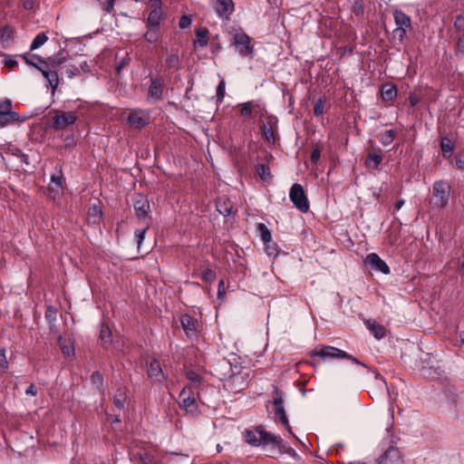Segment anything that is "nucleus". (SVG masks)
I'll use <instances>...</instances> for the list:
<instances>
[{"label":"nucleus","mask_w":464,"mask_h":464,"mask_svg":"<svg viewBox=\"0 0 464 464\" xmlns=\"http://www.w3.org/2000/svg\"><path fill=\"white\" fill-rule=\"evenodd\" d=\"M12 154L21 160L22 162L28 164V156L24 154L20 149L14 148L11 150Z\"/></svg>","instance_id":"nucleus-46"},{"label":"nucleus","mask_w":464,"mask_h":464,"mask_svg":"<svg viewBox=\"0 0 464 464\" xmlns=\"http://www.w3.org/2000/svg\"><path fill=\"white\" fill-rule=\"evenodd\" d=\"M147 374L149 379L155 383H162L164 382L168 376L164 373L160 362L153 358L150 361H147Z\"/></svg>","instance_id":"nucleus-9"},{"label":"nucleus","mask_w":464,"mask_h":464,"mask_svg":"<svg viewBox=\"0 0 464 464\" xmlns=\"http://www.w3.org/2000/svg\"><path fill=\"white\" fill-rule=\"evenodd\" d=\"M157 30L158 29L150 28V30L145 34L144 37L149 43L157 42V40H158Z\"/></svg>","instance_id":"nucleus-50"},{"label":"nucleus","mask_w":464,"mask_h":464,"mask_svg":"<svg viewBox=\"0 0 464 464\" xmlns=\"http://www.w3.org/2000/svg\"><path fill=\"white\" fill-rule=\"evenodd\" d=\"M321 151L319 149H314L311 153V161L313 163H317L320 159Z\"/></svg>","instance_id":"nucleus-63"},{"label":"nucleus","mask_w":464,"mask_h":464,"mask_svg":"<svg viewBox=\"0 0 464 464\" xmlns=\"http://www.w3.org/2000/svg\"><path fill=\"white\" fill-rule=\"evenodd\" d=\"M186 376L190 382L194 383H199L202 380V377L193 371H188L186 373Z\"/></svg>","instance_id":"nucleus-55"},{"label":"nucleus","mask_w":464,"mask_h":464,"mask_svg":"<svg viewBox=\"0 0 464 464\" xmlns=\"http://www.w3.org/2000/svg\"><path fill=\"white\" fill-rule=\"evenodd\" d=\"M393 17L397 25L394 34L398 35L400 39H402L406 35V28L411 27V18L401 10H395L393 12Z\"/></svg>","instance_id":"nucleus-11"},{"label":"nucleus","mask_w":464,"mask_h":464,"mask_svg":"<svg viewBox=\"0 0 464 464\" xmlns=\"http://www.w3.org/2000/svg\"><path fill=\"white\" fill-rule=\"evenodd\" d=\"M262 132L268 142L275 143L276 141V134L270 124L264 123L262 126Z\"/></svg>","instance_id":"nucleus-37"},{"label":"nucleus","mask_w":464,"mask_h":464,"mask_svg":"<svg viewBox=\"0 0 464 464\" xmlns=\"http://www.w3.org/2000/svg\"><path fill=\"white\" fill-rule=\"evenodd\" d=\"M128 122L133 128H144L150 122V112L140 109L133 110L128 116Z\"/></svg>","instance_id":"nucleus-10"},{"label":"nucleus","mask_w":464,"mask_h":464,"mask_svg":"<svg viewBox=\"0 0 464 464\" xmlns=\"http://www.w3.org/2000/svg\"><path fill=\"white\" fill-rule=\"evenodd\" d=\"M114 1L115 0H106L104 2H101L102 10L107 14H111L114 11Z\"/></svg>","instance_id":"nucleus-48"},{"label":"nucleus","mask_w":464,"mask_h":464,"mask_svg":"<svg viewBox=\"0 0 464 464\" xmlns=\"http://www.w3.org/2000/svg\"><path fill=\"white\" fill-rule=\"evenodd\" d=\"M8 361L5 355V349L0 347V368L3 372H5L8 369Z\"/></svg>","instance_id":"nucleus-43"},{"label":"nucleus","mask_w":464,"mask_h":464,"mask_svg":"<svg viewBox=\"0 0 464 464\" xmlns=\"http://www.w3.org/2000/svg\"><path fill=\"white\" fill-rule=\"evenodd\" d=\"M276 447L278 448L279 452L282 454H287L293 459H298L299 455L296 451L281 438V442H276Z\"/></svg>","instance_id":"nucleus-29"},{"label":"nucleus","mask_w":464,"mask_h":464,"mask_svg":"<svg viewBox=\"0 0 464 464\" xmlns=\"http://www.w3.org/2000/svg\"><path fill=\"white\" fill-rule=\"evenodd\" d=\"M130 59L129 57L121 58L117 63V66H116L117 72H120L121 69H123L130 63Z\"/></svg>","instance_id":"nucleus-60"},{"label":"nucleus","mask_w":464,"mask_h":464,"mask_svg":"<svg viewBox=\"0 0 464 464\" xmlns=\"http://www.w3.org/2000/svg\"><path fill=\"white\" fill-rule=\"evenodd\" d=\"M66 73L70 78L78 75L80 73V67L75 64H68L66 68Z\"/></svg>","instance_id":"nucleus-52"},{"label":"nucleus","mask_w":464,"mask_h":464,"mask_svg":"<svg viewBox=\"0 0 464 464\" xmlns=\"http://www.w3.org/2000/svg\"><path fill=\"white\" fill-rule=\"evenodd\" d=\"M324 103L323 102V100L319 99L315 103H314V115L316 116H321L324 114Z\"/></svg>","instance_id":"nucleus-51"},{"label":"nucleus","mask_w":464,"mask_h":464,"mask_svg":"<svg viewBox=\"0 0 464 464\" xmlns=\"http://www.w3.org/2000/svg\"><path fill=\"white\" fill-rule=\"evenodd\" d=\"M367 328L373 334L374 337L378 340L382 339L385 335V328L377 324L375 321L368 320L366 322Z\"/></svg>","instance_id":"nucleus-25"},{"label":"nucleus","mask_w":464,"mask_h":464,"mask_svg":"<svg viewBox=\"0 0 464 464\" xmlns=\"http://www.w3.org/2000/svg\"><path fill=\"white\" fill-rule=\"evenodd\" d=\"M88 222L92 224H99L102 219V211L101 208L92 205L88 209Z\"/></svg>","instance_id":"nucleus-26"},{"label":"nucleus","mask_w":464,"mask_h":464,"mask_svg":"<svg viewBox=\"0 0 464 464\" xmlns=\"http://www.w3.org/2000/svg\"><path fill=\"white\" fill-rule=\"evenodd\" d=\"M457 53L464 55V34L459 36L456 44Z\"/></svg>","instance_id":"nucleus-58"},{"label":"nucleus","mask_w":464,"mask_h":464,"mask_svg":"<svg viewBox=\"0 0 464 464\" xmlns=\"http://www.w3.org/2000/svg\"><path fill=\"white\" fill-rule=\"evenodd\" d=\"M127 399L125 389H118L113 396V404L118 410H122Z\"/></svg>","instance_id":"nucleus-30"},{"label":"nucleus","mask_w":464,"mask_h":464,"mask_svg":"<svg viewBox=\"0 0 464 464\" xmlns=\"http://www.w3.org/2000/svg\"><path fill=\"white\" fill-rule=\"evenodd\" d=\"M4 64L10 68H13L18 64L17 61L13 59L11 56H6L4 60Z\"/></svg>","instance_id":"nucleus-62"},{"label":"nucleus","mask_w":464,"mask_h":464,"mask_svg":"<svg viewBox=\"0 0 464 464\" xmlns=\"http://www.w3.org/2000/svg\"><path fill=\"white\" fill-rule=\"evenodd\" d=\"M365 264L369 266L371 269L382 272L384 275H388L390 273L388 265L375 253L369 254L366 256Z\"/></svg>","instance_id":"nucleus-16"},{"label":"nucleus","mask_w":464,"mask_h":464,"mask_svg":"<svg viewBox=\"0 0 464 464\" xmlns=\"http://www.w3.org/2000/svg\"><path fill=\"white\" fill-rule=\"evenodd\" d=\"M0 111L6 112L13 121H17L18 114L12 111V102L9 99L0 101Z\"/></svg>","instance_id":"nucleus-31"},{"label":"nucleus","mask_w":464,"mask_h":464,"mask_svg":"<svg viewBox=\"0 0 464 464\" xmlns=\"http://www.w3.org/2000/svg\"><path fill=\"white\" fill-rule=\"evenodd\" d=\"M402 459L398 448L391 446L380 456L378 464H402Z\"/></svg>","instance_id":"nucleus-14"},{"label":"nucleus","mask_w":464,"mask_h":464,"mask_svg":"<svg viewBox=\"0 0 464 464\" xmlns=\"http://www.w3.org/2000/svg\"><path fill=\"white\" fill-rule=\"evenodd\" d=\"M382 161V155L381 153V150L371 151L368 153L367 158L365 160V166L368 169H377L380 164Z\"/></svg>","instance_id":"nucleus-22"},{"label":"nucleus","mask_w":464,"mask_h":464,"mask_svg":"<svg viewBox=\"0 0 464 464\" xmlns=\"http://www.w3.org/2000/svg\"><path fill=\"white\" fill-rule=\"evenodd\" d=\"M225 97V82L221 81L217 87V102L221 103Z\"/></svg>","instance_id":"nucleus-44"},{"label":"nucleus","mask_w":464,"mask_h":464,"mask_svg":"<svg viewBox=\"0 0 464 464\" xmlns=\"http://www.w3.org/2000/svg\"><path fill=\"white\" fill-rule=\"evenodd\" d=\"M381 93H382V97L384 101H392L396 94H397V90H396V87L392 84H385L382 86V90H381Z\"/></svg>","instance_id":"nucleus-32"},{"label":"nucleus","mask_w":464,"mask_h":464,"mask_svg":"<svg viewBox=\"0 0 464 464\" xmlns=\"http://www.w3.org/2000/svg\"><path fill=\"white\" fill-rule=\"evenodd\" d=\"M258 231L260 232L261 238L265 244H270L272 241V236L269 229L263 223H259L257 226Z\"/></svg>","instance_id":"nucleus-39"},{"label":"nucleus","mask_w":464,"mask_h":464,"mask_svg":"<svg viewBox=\"0 0 464 464\" xmlns=\"http://www.w3.org/2000/svg\"><path fill=\"white\" fill-rule=\"evenodd\" d=\"M451 186L447 180H437L432 185L429 204L432 209H443L449 204Z\"/></svg>","instance_id":"nucleus-1"},{"label":"nucleus","mask_w":464,"mask_h":464,"mask_svg":"<svg viewBox=\"0 0 464 464\" xmlns=\"http://www.w3.org/2000/svg\"><path fill=\"white\" fill-rule=\"evenodd\" d=\"M165 83L161 77H151L148 86L147 100L149 102H160L164 98Z\"/></svg>","instance_id":"nucleus-8"},{"label":"nucleus","mask_w":464,"mask_h":464,"mask_svg":"<svg viewBox=\"0 0 464 464\" xmlns=\"http://www.w3.org/2000/svg\"><path fill=\"white\" fill-rule=\"evenodd\" d=\"M196 40L194 44L199 47H206L208 44V30L206 27L199 28L196 31Z\"/></svg>","instance_id":"nucleus-24"},{"label":"nucleus","mask_w":464,"mask_h":464,"mask_svg":"<svg viewBox=\"0 0 464 464\" xmlns=\"http://www.w3.org/2000/svg\"><path fill=\"white\" fill-rule=\"evenodd\" d=\"M100 338L104 346L110 344L111 343V332L105 323L101 324L100 328Z\"/></svg>","instance_id":"nucleus-33"},{"label":"nucleus","mask_w":464,"mask_h":464,"mask_svg":"<svg viewBox=\"0 0 464 464\" xmlns=\"http://www.w3.org/2000/svg\"><path fill=\"white\" fill-rule=\"evenodd\" d=\"M133 207L139 218H144L150 212L149 200L143 196H139V198L135 200Z\"/></svg>","instance_id":"nucleus-21"},{"label":"nucleus","mask_w":464,"mask_h":464,"mask_svg":"<svg viewBox=\"0 0 464 464\" xmlns=\"http://www.w3.org/2000/svg\"><path fill=\"white\" fill-rule=\"evenodd\" d=\"M232 43L240 56H252L254 46L251 44V38L245 32H236Z\"/></svg>","instance_id":"nucleus-5"},{"label":"nucleus","mask_w":464,"mask_h":464,"mask_svg":"<svg viewBox=\"0 0 464 464\" xmlns=\"http://www.w3.org/2000/svg\"><path fill=\"white\" fill-rule=\"evenodd\" d=\"M216 274L213 270L207 268L202 272L201 278L205 282H211L215 279Z\"/></svg>","instance_id":"nucleus-45"},{"label":"nucleus","mask_w":464,"mask_h":464,"mask_svg":"<svg viewBox=\"0 0 464 464\" xmlns=\"http://www.w3.org/2000/svg\"><path fill=\"white\" fill-rule=\"evenodd\" d=\"M454 28L458 32L464 31V16L459 14L456 17L454 21Z\"/></svg>","instance_id":"nucleus-53"},{"label":"nucleus","mask_w":464,"mask_h":464,"mask_svg":"<svg viewBox=\"0 0 464 464\" xmlns=\"http://www.w3.org/2000/svg\"><path fill=\"white\" fill-rule=\"evenodd\" d=\"M14 29L11 26H4L0 29V40L2 42H7L14 36Z\"/></svg>","instance_id":"nucleus-41"},{"label":"nucleus","mask_w":464,"mask_h":464,"mask_svg":"<svg viewBox=\"0 0 464 464\" xmlns=\"http://www.w3.org/2000/svg\"><path fill=\"white\" fill-rule=\"evenodd\" d=\"M179 405L188 412H193L197 410L196 400L190 389L183 388L179 393Z\"/></svg>","instance_id":"nucleus-15"},{"label":"nucleus","mask_w":464,"mask_h":464,"mask_svg":"<svg viewBox=\"0 0 464 464\" xmlns=\"http://www.w3.org/2000/svg\"><path fill=\"white\" fill-rule=\"evenodd\" d=\"M273 409L275 413V420H279L281 423L286 428L288 432L294 436L284 406V394L277 386H275L273 390Z\"/></svg>","instance_id":"nucleus-2"},{"label":"nucleus","mask_w":464,"mask_h":464,"mask_svg":"<svg viewBox=\"0 0 464 464\" xmlns=\"http://www.w3.org/2000/svg\"><path fill=\"white\" fill-rule=\"evenodd\" d=\"M440 149L443 157L448 159L451 156V153L454 150V143L450 138L443 137L440 140Z\"/></svg>","instance_id":"nucleus-27"},{"label":"nucleus","mask_w":464,"mask_h":464,"mask_svg":"<svg viewBox=\"0 0 464 464\" xmlns=\"http://www.w3.org/2000/svg\"><path fill=\"white\" fill-rule=\"evenodd\" d=\"M216 208L221 215L229 216L232 213L233 205L228 198L220 197L216 201Z\"/></svg>","instance_id":"nucleus-23"},{"label":"nucleus","mask_w":464,"mask_h":464,"mask_svg":"<svg viewBox=\"0 0 464 464\" xmlns=\"http://www.w3.org/2000/svg\"><path fill=\"white\" fill-rule=\"evenodd\" d=\"M147 229H148V227H146L144 229H136L135 230V237H137L138 248H140L141 246V243L145 237V233L147 231Z\"/></svg>","instance_id":"nucleus-54"},{"label":"nucleus","mask_w":464,"mask_h":464,"mask_svg":"<svg viewBox=\"0 0 464 464\" xmlns=\"http://www.w3.org/2000/svg\"><path fill=\"white\" fill-rule=\"evenodd\" d=\"M256 172L263 180H267L271 179L269 168L265 164H257L256 166Z\"/></svg>","instance_id":"nucleus-40"},{"label":"nucleus","mask_w":464,"mask_h":464,"mask_svg":"<svg viewBox=\"0 0 464 464\" xmlns=\"http://www.w3.org/2000/svg\"><path fill=\"white\" fill-rule=\"evenodd\" d=\"M48 40V36L44 33H39L34 38L30 45V51H34L44 45Z\"/></svg>","instance_id":"nucleus-35"},{"label":"nucleus","mask_w":464,"mask_h":464,"mask_svg":"<svg viewBox=\"0 0 464 464\" xmlns=\"http://www.w3.org/2000/svg\"><path fill=\"white\" fill-rule=\"evenodd\" d=\"M226 386L232 392H238L239 391L244 390L246 386V381L245 375L241 373H237L231 375L226 382Z\"/></svg>","instance_id":"nucleus-19"},{"label":"nucleus","mask_w":464,"mask_h":464,"mask_svg":"<svg viewBox=\"0 0 464 464\" xmlns=\"http://www.w3.org/2000/svg\"><path fill=\"white\" fill-rule=\"evenodd\" d=\"M32 57L37 59L39 63H45L46 65L57 70L59 66L66 63L68 53L64 51H61L53 56L48 57L46 60L37 54H34Z\"/></svg>","instance_id":"nucleus-13"},{"label":"nucleus","mask_w":464,"mask_h":464,"mask_svg":"<svg viewBox=\"0 0 464 464\" xmlns=\"http://www.w3.org/2000/svg\"><path fill=\"white\" fill-rule=\"evenodd\" d=\"M289 198L300 211L304 213L308 211L309 203L302 185L298 183L294 184L290 188Z\"/></svg>","instance_id":"nucleus-6"},{"label":"nucleus","mask_w":464,"mask_h":464,"mask_svg":"<svg viewBox=\"0 0 464 464\" xmlns=\"http://www.w3.org/2000/svg\"><path fill=\"white\" fill-rule=\"evenodd\" d=\"M91 382L98 388H100L103 383L102 374L98 371L93 372L92 374L91 375Z\"/></svg>","instance_id":"nucleus-42"},{"label":"nucleus","mask_w":464,"mask_h":464,"mask_svg":"<svg viewBox=\"0 0 464 464\" xmlns=\"http://www.w3.org/2000/svg\"><path fill=\"white\" fill-rule=\"evenodd\" d=\"M258 105L255 102L250 101L242 104L240 114L241 116L252 117L253 111Z\"/></svg>","instance_id":"nucleus-36"},{"label":"nucleus","mask_w":464,"mask_h":464,"mask_svg":"<svg viewBox=\"0 0 464 464\" xmlns=\"http://www.w3.org/2000/svg\"><path fill=\"white\" fill-rule=\"evenodd\" d=\"M213 7L222 18H228L235 10L232 0H213Z\"/></svg>","instance_id":"nucleus-18"},{"label":"nucleus","mask_w":464,"mask_h":464,"mask_svg":"<svg viewBox=\"0 0 464 464\" xmlns=\"http://www.w3.org/2000/svg\"><path fill=\"white\" fill-rule=\"evenodd\" d=\"M180 324L182 329L188 338H193L197 335L198 323V321L188 314L180 316Z\"/></svg>","instance_id":"nucleus-17"},{"label":"nucleus","mask_w":464,"mask_h":464,"mask_svg":"<svg viewBox=\"0 0 464 464\" xmlns=\"http://www.w3.org/2000/svg\"><path fill=\"white\" fill-rule=\"evenodd\" d=\"M258 436H260V445H274L276 446V442H281V437L276 435L272 432H268L264 430L262 426H257Z\"/></svg>","instance_id":"nucleus-20"},{"label":"nucleus","mask_w":464,"mask_h":464,"mask_svg":"<svg viewBox=\"0 0 464 464\" xmlns=\"http://www.w3.org/2000/svg\"><path fill=\"white\" fill-rule=\"evenodd\" d=\"M166 64L169 69H179L180 66V60L177 52L171 53L166 59Z\"/></svg>","instance_id":"nucleus-38"},{"label":"nucleus","mask_w":464,"mask_h":464,"mask_svg":"<svg viewBox=\"0 0 464 464\" xmlns=\"http://www.w3.org/2000/svg\"><path fill=\"white\" fill-rule=\"evenodd\" d=\"M455 158L456 167L460 170H464V150L459 152Z\"/></svg>","instance_id":"nucleus-57"},{"label":"nucleus","mask_w":464,"mask_h":464,"mask_svg":"<svg viewBox=\"0 0 464 464\" xmlns=\"http://www.w3.org/2000/svg\"><path fill=\"white\" fill-rule=\"evenodd\" d=\"M244 438L246 443L251 446H260V436H258L257 427L254 430H246L244 432Z\"/></svg>","instance_id":"nucleus-28"},{"label":"nucleus","mask_w":464,"mask_h":464,"mask_svg":"<svg viewBox=\"0 0 464 464\" xmlns=\"http://www.w3.org/2000/svg\"><path fill=\"white\" fill-rule=\"evenodd\" d=\"M192 18L190 15H182L179 19V25L181 29L188 28L191 25Z\"/></svg>","instance_id":"nucleus-47"},{"label":"nucleus","mask_w":464,"mask_h":464,"mask_svg":"<svg viewBox=\"0 0 464 464\" xmlns=\"http://www.w3.org/2000/svg\"><path fill=\"white\" fill-rule=\"evenodd\" d=\"M76 144V140L74 139V136L73 135H67L63 138V147L68 149V148H72L74 147Z\"/></svg>","instance_id":"nucleus-56"},{"label":"nucleus","mask_w":464,"mask_h":464,"mask_svg":"<svg viewBox=\"0 0 464 464\" xmlns=\"http://www.w3.org/2000/svg\"><path fill=\"white\" fill-rule=\"evenodd\" d=\"M36 69L42 72L43 76L48 82L49 86L52 88V93L53 94L60 82L57 70L45 63H40V66H36Z\"/></svg>","instance_id":"nucleus-12"},{"label":"nucleus","mask_w":464,"mask_h":464,"mask_svg":"<svg viewBox=\"0 0 464 464\" xmlns=\"http://www.w3.org/2000/svg\"><path fill=\"white\" fill-rule=\"evenodd\" d=\"M34 54L30 55L29 53H24L22 55V58L24 60V62L29 64V65H32L34 66V68H36V66H40V64H37L34 63V60H36L35 58H33Z\"/></svg>","instance_id":"nucleus-59"},{"label":"nucleus","mask_w":464,"mask_h":464,"mask_svg":"<svg viewBox=\"0 0 464 464\" xmlns=\"http://www.w3.org/2000/svg\"><path fill=\"white\" fill-rule=\"evenodd\" d=\"M11 121H14L11 120V118H9V116H7L6 112L0 111V125L1 126H5L8 122H11Z\"/></svg>","instance_id":"nucleus-61"},{"label":"nucleus","mask_w":464,"mask_h":464,"mask_svg":"<svg viewBox=\"0 0 464 464\" xmlns=\"http://www.w3.org/2000/svg\"><path fill=\"white\" fill-rule=\"evenodd\" d=\"M312 356H319L321 358H331V359H347L352 361L353 362L356 364H360L365 368H367V365L363 362H360L357 358L353 357V355L347 353L346 352L338 349L334 346H324L320 351H315L312 353Z\"/></svg>","instance_id":"nucleus-4"},{"label":"nucleus","mask_w":464,"mask_h":464,"mask_svg":"<svg viewBox=\"0 0 464 464\" xmlns=\"http://www.w3.org/2000/svg\"><path fill=\"white\" fill-rule=\"evenodd\" d=\"M45 319L48 321V323L52 324L56 319V310L53 308L52 306H48L45 311Z\"/></svg>","instance_id":"nucleus-49"},{"label":"nucleus","mask_w":464,"mask_h":464,"mask_svg":"<svg viewBox=\"0 0 464 464\" xmlns=\"http://www.w3.org/2000/svg\"><path fill=\"white\" fill-rule=\"evenodd\" d=\"M78 117L74 111H54L52 117L51 128L54 130H66L73 125Z\"/></svg>","instance_id":"nucleus-3"},{"label":"nucleus","mask_w":464,"mask_h":464,"mask_svg":"<svg viewBox=\"0 0 464 464\" xmlns=\"http://www.w3.org/2000/svg\"><path fill=\"white\" fill-rule=\"evenodd\" d=\"M25 393L30 396H36L37 394V388L34 383H31L28 388L25 391Z\"/></svg>","instance_id":"nucleus-64"},{"label":"nucleus","mask_w":464,"mask_h":464,"mask_svg":"<svg viewBox=\"0 0 464 464\" xmlns=\"http://www.w3.org/2000/svg\"><path fill=\"white\" fill-rule=\"evenodd\" d=\"M150 12L147 18V27L158 29L163 19L162 3L160 0H150Z\"/></svg>","instance_id":"nucleus-7"},{"label":"nucleus","mask_w":464,"mask_h":464,"mask_svg":"<svg viewBox=\"0 0 464 464\" xmlns=\"http://www.w3.org/2000/svg\"><path fill=\"white\" fill-rule=\"evenodd\" d=\"M396 138V132L393 130H385L383 133L380 134L379 140L383 146H388L392 144V142Z\"/></svg>","instance_id":"nucleus-34"}]
</instances>
